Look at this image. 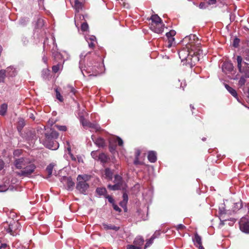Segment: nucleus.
Wrapping results in <instances>:
<instances>
[{
  "mask_svg": "<svg viewBox=\"0 0 249 249\" xmlns=\"http://www.w3.org/2000/svg\"><path fill=\"white\" fill-rule=\"evenodd\" d=\"M58 137V133L56 131L51 129L49 133L45 134V138L43 141V144L47 148L56 150L59 147V144L56 139Z\"/></svg>",
  "mask_w": 249,
  "mask_h": 249,
  "instance_id": "obj_1",
  "label": "nucleus"
},
{
  "mask_svg": "<svg viewBox=\"0 0 249 249\" xmlns=\"http://www.w3.org/2000/svg\"><path fill=\"white\" fill-rule=\"evenodd\" d=\"M178 53L181 61H186L187 63L192 64L199 61L197 52H193L186 47L180 50Z\"/></svg>",
  "mask_w": 249,
  "mask_h": 249,
  "instance_id": "obj_2",
  "label": "nucleus"
},
{
  "mask_svg": "<svg viewBox=\"0 0 249 249\" xmlns=\"http://www.w3.org/2000/svg\"><path fill=\"white\" fill-rule=\"evenodd\" d=\"M99 60L100 62L98 63L97 65H94L93 67L88 66L86 69H83L82 66H81L82 61L80 60L79 61V68L81 70V71L84 77L86 75V74H89V76H97L102 73V71L104 70V64L103 62H102V59L101 57L99 58Z\"/></svg>",
  "mask_w": 249,
  "mask_h": 249,
  "instance_id": "obj_3",
  "label": "nucleus"
},
{
  "mask_svg": "<svg viewBox=\"0 0 249 249\" xmlns=\"http://www.w3.org/2000/svg\"><path fill=\"white\" fill-rule=\"evenodd\" d=\"M184 41H188L186 47L193 52H197V55L199 54L200 51L202 52L200 49V41L196 35H191L189 36H186Z\"/></svg>",
  "mask_w": 249,
  "mask_h": 249,
  "instance_id": "obj_4",
  "label": "nucleus"
},
{
  "mask_svg": "<svg viewBox=\"0 0 249 249\" xmlns=\"http://www.w3.org/2000/svg\"><path fill=\"white\" fill-rule=\"evenodd\" d=\"M88 179L89 176L86 175H79L77 178L78 182L76 184V188L82 194H87V191L89 188V185L86 182Z\"/></svg>",
  "mask_w": 249,
  "mask_h": 249,
  "instance_id": "obj_5",
  "label": "nucleus"
},
{
  "mask_svg": "<svg viewBox=\"0 0 249 249\" xmlns=\"http://www.w3.org/2000/svg\"><path fill=\"white\" fill-rule=\"evenodd\" d=\"M237 67L239 72L245 76L246 78H249V64L243 62V58L240 55H238L236 57Z\"/></svg>",
  "mask_w": 249,
  "mask_h": 249,
  "instance_id": "obj_6",
  "label": "nucleus"
},
{
  "mask_svg": "<svg viewBox=\"0 0 249 249\" xmlns=\"http://www.w3.org/2000/svg\"><path fill=\"white\" fill-rule=\"evenodd\" d=\"M4 228L7 233L12 236H16L19 234L21 225L18 221H13L12 223L10 224L7 223L4 224Z\"/></svg>",
  "mask_w": 249,
  "mask_h": 249,
  "instance_id": "obj_7",
  "label": "nucleus"
},
{
  "mask_svg": "<svg viewBox=\"0 0 249 249\" xmlns=\"http://www.w3.org/2000/svg\"><path fill=\"white\" fill-rule=\"evenodd\" d=\"M36 166L33 163L30 162L27 164L20 171L17 172L16 174L19 177L30 178L31 175L35 172Z\"/></svg>",
  "mask_w": 249,
  "mask_h": 249,
  "instance_id": "obj_8",
  "label": "nucleus"
},
{
  "mask_svg": "<svg viewBox=\"0 0 249 249\" xmlns=\"http://www.w3.org/2000/svg\"><path fill=\"white\" fill-rule=\"evenodd\" d=\"M123 141L120 138L116 136H112L109 140V151L114 154L116 152L117 145L122 146Z\"/></svg>",
  "mask_w": 249,
  "mask_h": 249,
  "instance_id": "obj_9",
  "label": "nucleus"
},
{
  "mask_svg": "<svg viewBox=\"0 0 249 249\" xmlns=\"http://www.w3.org/2000/svg\"><path fill=\"white\" fill-rule=\"evenodd\" d=\"M114 182L115 183L114 185H108L107 187L109 189L115 191L123 188L122 178L120 176L118 175L115 176Z\"/></svg>",
  "mask_w": 249,
  "mask_h": 249,
  "instance_id": "obj_10",
  "label": "nucleus"
},
{
  "mask_svg": "<svg viewBox=\"0 0 249 249\" xmlns=\"http://www.w3.org/2000/svg\"><path fill=\"white\" fill-rule=\"evenodd\" d=\"M30 161L28 158H20L16 159L14 162V164L16 168L18 169H22L27 164H29Z\"/></svg>",
  "mask_w": 249,
  "mask_h": 249,
  "instance_id": "obj_11",
  "label": "nucleus"
},
{
  "mask_svg": "<svg viewBox=\"0 0 249 249\" xmlns=\"http://www.w3.org/2000/svg\"><path fill=\"white\" fill-rule=\"evenodd\" d=\"M222 70L225 74L232 73V71L235 72L233 64L231 61H225L222 66Z\"/></svg>",
  "mask_w": 249,
  "mask_h": 249,
  "instance_id": "obj_12",
  "label": "nucleus"
},
{
  "mask_svg": "<svg viewBox=\"0 0 249 249\" xmlns=\"http://www.w3.org/2000/svg\"><path fill=\"white\" fill-rule=\"evenodd\" d=\"M240 230L246 233H249V220L245 217H242L239 221Z\"/></svg>",
  "mask_w": 249,
  "mask_h": 249,
  "instance_id": "obj_13",
  "label": "nucleus"
},
{
  "mask_svg": "<svg viewBox=\"0 0 249 249\" xmlns=\"http://www.w3.org/2000/svg\"><path fill=\"white\" fill-rule=\"evenodd\" d=\"M164 24L163 22L150 24V29L157 34H161L163 32Z\"/></svg>",
  "mask_w": 249,
  "mask_h": 249,
  "instance_id": "obj_14",
  "label": "nucleus"
},
{
  "mask_svg": "<svg viewBox=\"0 0 249 249\" xmlns=\"http://www.w3.org/2000/svg\"><path fill=\"white\" fill-rule=\"evenodd\" d=\"M49 38H46L45 39V40L44 41V43H43L44 49L47 50L48 49L49 46L50 48H51V46H52V49L54 50L57 47L54 37L52 36H51V37L50 38V42L51 43V44H49Z\"/></svg>",
  "mask_w": 249,
  "mask_h": 249,
  "instance_id": "obj_15",
  "label": "nucleus"
},
{
  "mask_svg": "<svg viewBox=\"0 0 249 249\" xmlns=\"http://www.w3.org/2000/svg\"><path fill=\"white\" fill-rule=\"evenodd\" d=\"M176 32L174 30H170L169 32L166 33V36L168 40V47L172 46V43L174 41L175 38L174 36L176 35Z\"/></svg>",
  "mask_w": 249,
  "mask_h": 249,
  "instance_id": "obj_16",
  "label": "nucleus"
},
{
  "mask_svg": "<svg viewBox=\"0 0 249 249\" xmlns=\"http://www.w3.org/2000/svg\"><path fill=\"white\" fill-rule=\"evenodd\" d=\"M85 39L89 44V47L93 48L97 42L96 37L94 36L88 35L85 36Z\"/></svg>",
  "mask_w": 249,
  "mask_h": 249,
  "instance_id": "obj_17",
  "label": "nucleus"
},
{
  "mask_svg": "<svg viewBox=\"0 0 249 249\" xmlns=\"http://www.w3.org/2000/svg\"><path fill=\"white\" fill-rule=\"evenodd\" d=\"M88 127L90 128V131L92 132L98 131L101 129L100 125L95 123L89 122Z\"/></svg>",
  "mask_w": 249,
  "mask_h": 249,
  "instance_id": "obj_18",
  "label": "nucleus"
},
{
  "mask_svg": "<svg viewBox=\"0 0 249 249\" xmlns=\"http://www.w3.org/2000/svg\"><path fill=\"white\" fill-rule=\"evenodd\" d=\"M6 75L10 77L15 76L17 73V71L13 67H8L6 70Z\"/></svg>",
  "mask_w": 249,
  "mask_h": 249,
  "instance_id": "obj_19",
  "label": "nucleus"
},
{
  "mask_svg": "<svg viewBox=\"0 0 249 249\" xmlns=\"http://www.w3.org/2000/svg\"><path fill=\"white\" fill-rule=\"evenodd\" d=\"M193 241L194 243V245L196 247L198 246L201 245L202 244V238L197 233L195 234L194 238L193 239Z\"/></svg>",
  "mask_w": 249,
  "mask_h": 249,
  "instance_id": "obj_20",
  "label": "nucleus"
},
{
  "mask_svg": "<svg viewBox=\"0 0 249 249\" xmlns=\"http://www.w3.org/2000/svg\"><path fill=\"white\" fill-rule=\"evenodd\" d=\"M144 240L143 238L141 236H137L135 238L133 241V244L139 247V249H141V247L143 245Z\"/></svg>",
  "mask_w": 249,
  "mask_h": 249,
  "instance_id": "obj_21",
  "label": "nucleus"
},
{
  "mask_svg": "<svg viewBox=\"0 0 249 249\" xmlns=\"http://www.w3.org/2000/svg\"><path fill=\"white\" fill-rule=\"evenodd\" d=\"M91 139L94 141L95 144L98 147H103L105 145V141L102 138H98L96 140L94 139V136H91Z\"/></svg>",
  "mask_w": 249,
  "mask_h": 249,
  "instance_id": "obj_22",
  "label": "nucleus"
},
{
  "mask_svg": "<svg viewBox=\"0 0 249 249\" xmlns=\"http://www.w3.org/2000/svg\"><path fill=\"white\" fill-rule=\"evenodd\" d=\"M225 87L227 90L238 101V94L236 91L228 84H225Z\"/></svg>",
  "mask_w": 249,
  "mask_h": 249,
  "instance_id": "obj_23",
  "label": "nucleus"
},
{
  "mask_svg": "<svg viewBox=\"0 0 249 249\" xmlns=\"http://www.w3.org/2000/svg\"><path fill=\"white\" fill-rule=\"evenodd\" d=\"M8 189L13 191L14 190V187L12 186H9L8 183H4L3 184H0V192H4Z\"/></svg>",
  "mask_w": 249,
  "mask_h": 249,
  "instance_id": "obj_24",
  "label": "nucleus"
},
{
  "mask_svg": "<svg viewBox=\"0 0 249 249\" xmlns=\"http://www.w3.org/2000/svg\"><path fill=\"white\" fill-rule=\"evenodd\" d=\"M151 20V23L150 24H154V23H158L162 22L161 19L158 16V15H153L150 18Z\"/></svg>",
  "mask_w": 249,
  "mask_h": 249,
  "instance_id": "obj_25",
  "label": "nucleus"
},
{
  "mask_svg": "<svg viewBox=\"0 0 249 249\" xmlns=\"http://www.w3.org/2000/svg\"><path fill=\"white\" fill-rule=\"evenodd\" d=\"M148 159L151 162H155L157 160L156 152L150 151L148 153Z\"/></svg>",
  "mask_w": 249,
  "mask_h": 249,
  "instance_id": "obj_26",
  "label": "nucleus"
},
{
  "mask_svg": "<svg viewBox=\"0 0 249 249\" xmlns=\"http://www.w3.org/2000/svg\"><path fill=\"white\" fill-rule=\"evenodd\" d=\"M103 226L104 228L107 230H114L115 231H117L119 229V227H116L114 225H108L106 223H103Z\"/></svg>",
  "mask_w": 249,
  "mask_h": 249,
  "instance_id": "obj_27",
  "label": "nucleus"
},
{
  "mask_svg": "<svg viewBox=\"0 0 249 249\" xmlns=\"http://www.w3.org/2000/svg\"><path fill=\"white\" fill-rule=\"evenodd\" d=\"M73 7L77 12H79L82 8V3L79 1L78 0H75Z\"/></svg>",
  "mask_w": 249,
  "mask_h": 249,
  "instance_id": "obj_28",
  "label": "nucleus"
},
{
  "mask_svg": "<svg viewBox=\"0 0 249 249\" xmlns=\"http://www.w3.org/2000/svg\"><path fill=\"white\" fill-rule=\"evenodd\" d=\"M105 175L106 178L108 180H111L112 178L113 173L109 168H106L105 171Z\"/></svg>",
  "mask_w": 249,
  "mask_h": 249,
  "instance_id": "obj_29",
  "label": "nucleus"
},
{
  "mask_svg": "<svg viewBox=\"0 0 249 249\" xmlns=\"http://www.w3.org/2000/svg\"><path fill=\"white\" fill-rule=\"evenodd\" d=\"M67 144L68 145L67 147V150L68 151V154L70 156L72 160L75 161L77 160V157H75L71 152V147L70 145L69 142H67Z\"/></svg>",
  "mask_w": 249,
  "mask_h": 249,
  "instance_id": "obj_30",
  "label": "nucleus"
},
{
  "mask_svg": "<svg viewBox=\"0 0 249 249\" xmlns=\"http://www.w3.org/2000/svg\"><path fill=\"white\" fill-rule=\"evenodd\" d=\"M25 125L24 120L22 118H20L18 120L17 125V128L18 131H20Z\"/></svg>",
  "mask_w": 249,
  "mask_h": 249,
  "instance_id": "obj_31",
  "label": "nucleus"
},
{
  "mask_svg": "<svg viewBox=\"0 0 249 249\" xmlns=\"http://www.w3.org/2000/svg\"><path fill=\"white\" fill-rule=\"evenodd\" d=\"M7 110V105L6 104H3L1 105L0 108V115L4 116Z\"/></svg>",
  "mask_w": 249,
  "mask_h": 249,
  "instance_id": "obj_32",
  "label": "nucleus"
},
{
  "mask_svg": "<svg viewBox=\"0 0 249 249\" xmlns=\"http://www.w3.org/2000/svg\"><path fill=\"white\" fill-rule=\"evenodd\" d=\"M54 166V165L53 163H50L49 165H48L46 168V171L48 173V178H50L52 174Z\"/></svg>",
  "mask_w": 249,
  "mask_h": 249,
  "instance_id": "obj_33",
  "label": "nucleus"
},
{
  "mask_svg": "<svg viewBox=\"0 0 249 249\" xmlns=\"http://www.w3.org/2000/svg\"><path fill=\"white\" fill-rule=\"evenodd\" d=\"M246 77L242 75L239 79L238 83V86L241 88L243 86H244L247 82Z\"/></svg>",
  "mask_w": 249,
  "mask_h": 249,
  "instance_id": "obj_34",
  "label": "nucleus"
},
{
  "mask_svg": "<svg viewBox=\"0 0 249 249\" xmlns=\"http://www.w3.org/2000/svg\"><path fill=\"white\" fill-rule=\"evenodd\" d=\"M242 55L243 56L242 57L243 59H244L246 61L249 62V49H246L244 50L243 52Z\"/></svg>",
  "mask_w": 249,
  "mask_h": 249,
  "instance_id": "obj_35",
  "label": "nucleus"
},
{
  "mask_svg": "<svg viewBox=\"0 0 249 249\" xmlns=\"http://www.w3.org/2000/svg\"><path fill=\"white\" fill-rule=\"evenodd\" d=\"M96 191L100 196L104 195L107 193V190L105 188H97Z\"/></svg>",
  "mask_w": 249,
  "mask_h": 249,
  "instance_id": "obj_36",
  "label": "nucleus"
},
{
  "mask_svg": "<svg viewBox=\"0 0 249 249\" xmlns=\"http://www.w3.org/2000/svg\"><path fill=\"white\" fill-rule=\"evenodd\" d=\"M74 185V182L72 181L71 178H68L67 179V187L69 189H71Z\"/></svg>",
  "mask_w": 249,
  "mask_h": 249,
  "instance_id": "obj_37",
  "label": "nucleus"
},
{
  "mask_svg": "<svg viewBox=\"0 0 249 249\" xmlns=\"http://www.w3.org/2000/svg\"><path fill=\"white\" fill-rule=\"evenodd\" d=\"M99 160L102 162L105 163L107 160V157L104 153L99 154L98 157Z\"/></svg>",
  "mask_w": 249,
  "mask_h": 249,
  "instance_id": "obj_38",
  "label": "nucleus"
},
{
  "mask_svg": "<svg viewBox=\"0 0 249 249\" xmlns=\"http://www.w3.org/2000/svg\"><path fill=\"white\" fill-rule=\"evenodd\" d=\"M55 91L56 92V98L57 100H58L60 102H62L63 101V98L61 95L60 92L58 91L57 89H55Z\"/></svg>",
  "mask_w": 249,
  "mask_h": 249,
  "instance_id": "obj_39",
  "label": "nucleus"
},
{
  "mask_svg": "<svg viewBox=\"0 0 249 249\" xmlns=\"http://www.w3.org/2000/svg\"><path fill=\"white\" fill-rule=\"evenodd\" d=\"M11 184L10 186L13 185L14 187V189H16L17 186L18 185L19 181L16 178H13L11 179Z\"/></svg>",
  "mask_w": 249,
  "mask_h": 249,
  "instance_id": "obj_40",
  "label": "nucleus"
},
{
  "mask_svg": "<svg viewBox=\"0 0 249 249\" xmlns=\"http://www.w3.org/2000/svg\"><path fill=\"white\" fill-rule=\"evenodd\" d=\"M240 42V39H239L237 37L234 38L233 39V43H232L233 46L234 48H238L239 46Z\"/></svg>",
  "mask_w": 249,
  "mask_h": 249,
  "instance_id": "obj_41",
  "label": "nucleus"
},
{
  "mask_svg": "<svg viewBox=\"0 0 249 249\" xmlns=\"http://www.w3.org/2000/svg\"><path fill=\"white\" fill-rule=\"evenodd\" d=\"M6 76V71L5 70L0 71V83L4 81V78Z\"/></svg>",
  "mask_w": 249,
  "mask_h": 249,
  "instance_id": "obj_42",
  "label": "nucleus"
},
{
  "mask_svg": "<svg viewBox=\"0 0 249 249\" xmlns=\"http://www.w3.org/2000/svg\"><path fill=\"white\" fill-rule=\"evenodd\" d=\"M61 66V64H57L56 65H54L52 67V71L53 72L56 73L60 70V67Z\"/></svg>",
  "mask_w": 249,
  "mask_h": 249,
  "instance_id": "obj_43",
  "label": "nucleus"
},
{
  "mask_svg": "<svg viewBox=\"0 0 249 249\" xmlns=\"http://www.w3.org/2000/svg\"><path fill=\"white\" fill-rule=\"evenodd\" d=\"M81 30L83 32L87 31L89 29V25L87 22H83L81 26Z\"/></svg>",
  "mask_w": 249,
  "mask_h": 249,
  "instance_id": "obj_44",
  "label": "nucleus"
},
{
  "mask_svg": "<svg viewBox=\"0 0 249 249\" xmlns=\"http://www.w3.org/2000/svg\"><path fill=\"white\" fill-rule=\"evenodd\" d=\"M80 122L82 123V125L83 126L85 127V126H88V124L89 123V122H87L85 119V118H84V117L83 116H81L80 117Z\"/></svg>",
  "mask_w": 249,
  "mask_h": 249,
  "instance_id": "obj_45",
  "label": "nucleus"
},
{
  "mask_svg": "<svg viewBox=\"0 0 249 249\" xmlns=\"http://www.w3.org/2000/svg\"><path fill=\"white\" fill-rule=\"evenodd\" d=\"M80 122L82 123V125L83 126L85 127V126H88V124L89 123V122H87L85 119V118H84V117L83 116H81L80 117Z\"/></svg>",
  "mask_w": 249,
  "mask_h": 249,
  "instance_id": "obj_46",
  "label": "nucleus"
},
{
  "mask_svg": "<svg viewBox=\"0 0 249 249\" xmlns=\"http://www.w3.org/2000/svg\"><path fill=\"white\" fill-rule=\"evenodd\" d=\"M22 153V150L20 149H17L14 150L13 152V155L15 157H19Z\"/></svg>",
  "mask_w": 249,
  "mask_h": 249,
  "instance_id": "obj_47",
  "label": "nucleus"
},
{
  "mask_svg": "<svg viewBox=\"0 0 249 249\" xmlns=\"http://www.w3.org/2000/svg\"><path fill=\"white\" fill-rule=\"evenodd\" d=\"M54 126L61 131H66L67 130V127L65 125H55Z\"/></svg>",
  "mask_w": 249,
  "mask_h": 249,
  "instance_id": "obj_48",
  "label": "nucleus"
},
{
  "mask_svg": "<svg viewBox=\"0 0 249 249\" xmlns=\"http://www.w3.org/2000/svg\"><path fill=\"white\" fill-rule=\"evenodd\" d=\"M153 241L154 239H152V237H151V238L146 241L144 246V249H145L146 248L149 247L153 243Z\"/></svg>",
  "mask_w": 249,
  "mask_h": 249,
  "instance_id": "obj_49",
  "label": "nucleus"
},
{
  "mask_svg": "<svg viewBox=\"0 0 249 249\" xmlns=\"http://www.w3.org/2000/svg\"><path fill=\"white\" fill-rule=\"evenodd\" d=\"M160 234V231H157L155 232V233L151 236L152 239H155V238L158 237Z\"/></svg>",
  "mask_w": 249,
  "mask_h": 249,
  "instance_id": "obj_50",
  "label": "nucleus"
},
{
  "mask_svg": "<svg viewBox=\"0 0 249 249\" xmlns=\"http://www.w3.org/2000/svg\"><path fill=\"white\" fill-rule=\"evenodd\" d=\"M28 21L29 20L27 18H24L20 19L19 23L21 25H25Z\"/></svg>",
  "mask_w": 249,
  "mask_h": 249,
  "instance_id": "obj_51",
  "label": "nucleus"
},
{
  "mask_svg": "<svg viewBox=\"0 0 249 249\" xmlns=\"http://www.w3.org/2000/svg\"><path fill=\"white\" fill-rule=\"evenodd\" d=\"M67 87L70 89L71 92L73 94L75 93L76 89L71 85H68L67 86Z\"/></svg>",
  "mask_w": 249,
  "mask_h": 249,
  "instance_id": "obj_52",
  "label": "nucleus"
},
{
  "mask_svg": "<svg viewBox=\"0 0 249 249\" xmlns=\"http://www.w3.org/2000/svg\"><path fill=\"white\" fill-rule=\"evenodd\" d=\"M177 230H182L186 228V227L182 224H179L175 227Z\"/></svg>",
  "mask_w": 249,
  "mask_h": 249,
  "instance_id": "obj_53",
  "label": "nucleus"
},
{
  "mask_svg": "<svg viewBox=\"0 0 249 249\" xmlns=\"http://www.w3.org/2000/svg\"><path fill=\"white\" fill-rule=\"evenodd\" d=\"M220 217L223 219V221H226L227 219H225V211H222V210H220Z\"/></svg>",
  "mask_w": 249,
  "mask_h": 249,
  "instance_id": "obj_54",
  "label": "nucleus"
},
{
  "mask_svg": "<svg viewBox=\"0 0 249 249\" xmlns=\"http://www.w3.org/2000/svg\"><path fill=\"white\" fill-rule=\"evenodd\" d=\"M127 249H140L139 246H135L134 245H128L127 246Z\"/></svg>",
  "mask_w": 249,
  "mask_h": 249,
  "instance_id": "obj_55",
  "label": "nucleus"
},
{
  "mask_svg": "<svg viewBox=\"0 0 249 249\" xmlns=\"http://www.w3.org/2000/svg\"><path fill=\"white\" fill-rule=\"evenodd\" d=\"M106 198L107 199L108 201L112 205L115 203L114 200L111 196L108 195L106 196Z\"/></svg>",
  "mask_w": 249,
  "mask_h": 249,
  "instance_id": "obj_56",
  "label": "nucleus"
},
{
  "mask_svg": "<svg viewBox=\"0 0 249 249\" xmlns=\"http://www.w3.org/2000/svg\"><path fill=\"white\" fill-rule=\"evenodd\" d=\"M134 163L135 165H142L143 164L142 162L140 161L139 160V158H135V160L134 161Z\"/></svg>",
  "mask_w": 249,
  "mask_h": 249,
  "instance_id": "obj_57",
  "label": "nucleus"
},
{
  "mask_svg": "<svg viewBox=\"0 0 249 249\" xmlns=\"http://www.w3.org/2000/svg\"><path fill=\"white\" fill-rule=\"evenodd\" d=\"M8 247L6 243H0V249H8Z\"/></svg>",
  "mask_w": 249,
  "mask_h": 249,
  "instance_id": "obj_58",
  "label": "nucleus"
},
{
  "mask_svg": "<svg viewBox=\"0 0 249 249\" xmlns=\"http://www.w3.org/2000/svg\"><path fill=\"white\" fill-rule=\"evenodd\" d=\"M199 7L200 9H205L207 7V5L205 2H200L199 5Z\"/></svg>",
  "mask_w": 249,
  "mask_h": 249,
  "instance_id": "obj_59",
  "label": "nucleus"
},
{
  "mask_svg": "<svg viewBox=\"0 0 249 249\" xmlns=\"http://www.w3.org/2000/svg\"><path fill=\"white\" fill-rule=\"evenodd\" d=\"M112 206L113 207V209L119 212H121V209L115 203L112 205Z\"/></svg>",
  "mask_w": 249,
  "mask_h": 249,
  "instance_id": "obj_60",
  "label": "nucleus"
},
{
  "mask_svg": "<svg viewBox=\"0 0 249 249\" xmlns=\"http://www.w3.org/2000/svg\"><path fill=\"white\" fill-rule=\"evenodd\" d=\"M141 150H139V149H137L136 150V152H135V158H139V157L140 156V154H141Z\"/></svg>",
  "mask_w": 249,
  "mask_h": 249,
  "instance_id": "obj_61",
  "label": "nucleus"
},
{
  "mask_svg": "<svg viewBox=\"0 0 249 249\" xmlns=\"http://www.w3.org/2000/svg\"><path fill=\"white\" fill-rule=\"evenodd\" d=\"M4 166V162L2 160L0 159V170H2Z\"/></svg>",
  "mask_w": 249,
  "mask_h": 249,
  "instance_id": "obj_62",
  "label": "nucleus"
},
{
  "mask_svg": "<svg viewBox=\"0 0 249 249\" xmlns=\"http://www.w3.org/2000/svg\"><path fill=\"white\" fill-rule=\"evenodd\" d=\"M216 2V0H209L208 4H215Z\"/></svg>",
  "mask_w": 249,
  "mask_h": 249,
  "instance_id": "obj_63",
  "label": "nucleus"
},
{
  "mask_svg": "<svg viewBox=\"0 0 249 249\" xmlns=\"http://www.w3.org/2000/svg\"><path fill=\"white\" fill-rule=\"evenodd\" d=\"M118 2L123 6H124V0H116Z\"/></svg>",
  "mask_w": 249,
  "mask_h": 249,
  "instance_id": "obj_64",
  "label": "nucleus"
}]
</instances>
